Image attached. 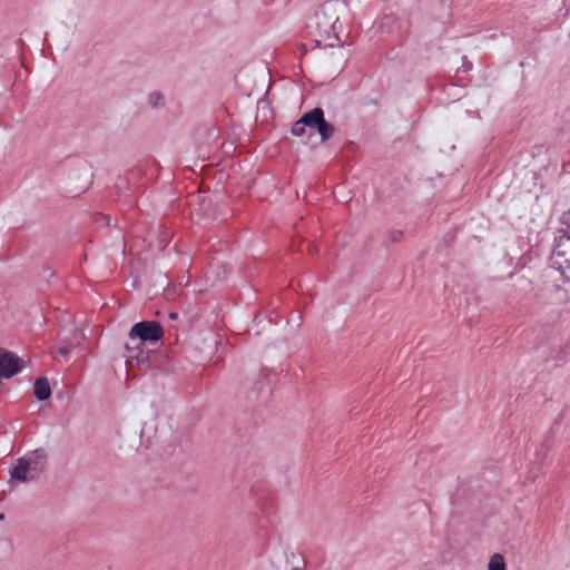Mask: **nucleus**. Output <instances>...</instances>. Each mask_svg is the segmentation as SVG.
<instances>
[{"instance_id":"nucleus-7","label":"nucleus","mask_w":570,"mask_h":570,"mask_svg":"<svg viewBox=\"0 0 570 570\" xmlns=\"http://www.w3.org/2000/svg\"><path fill=\"white\" fill-rule=\"evenodd\" d=\"M324 111L321 107H315L312 110L305 112L301 119L302 124L313 129L316 124L322 119Z\"/></svg>"},{"instance_id":"nucleus-8","label":"nucleus","mask_w":570,"mask_h":570,"mask_svg":"<svg viewBox=\"0 0 570 570\" xmlns=\"http://www.w3.org/2000/svg\"><path fill=\"white\" fill-rule=\"evenodd\" d=\"M313 129H315L318 132L322 141L331 139L335 131L334 126L325 120L324 115Z\"/></svg>"},{"instance_id":"nucleus-4","label":"nucleus","mask_w":570,"mask_h":570,"mask_svg":"<svg viewBox=\"0 0 570 570\" xmlns=\"http://www.w3.org/2000/svg\"><path fill=\"white\" fill-rule=\"evenodd\" d=\"M21 370V360L14 353L0 350V379H11Z\"/></svg>"},{"instance_id":"nucleus-2","label":"nucleus","mask_w":570,"mask_h":570,"mask_svg":"<svg viewBox=\"0 0 570 570\" xmlns=\"http://www.w3.org/2000/svg\"><path fill=\"white\" fill-rule=\"evenodd\" d=\"M164 335V331L161 325L156 321H141L131 327L129 332V338L136 340L138 338L141 343L158 342Z\"/></svg>"},{"instance_id":"nucleus-5","label":"nucleus","mask_w":570,"mask_h":570,"mask_svg":"<svg viewBox=\"0 0 570 570\" xmlns=\"http://www.w3.org/2000/svg\"><path fill=\"white\" fill-rule=\"evenodd\" d=\"M550 266L560 272L564 282H570V250L554 248L550 256Z\"/></svg>"},{"instance_id":"nucleus-14","label":"nucleus","mask_w":570,"mask_h":570,"mask_svg":"<svg viewBox=\"0 0 570 570\" xmlns=\"http://www.w3.org/2000/svg\"><path fill=\"white\" fill-rule=\"evenodd\" d=\"M169 318L170 320H177L178 318V314L175 313V312H171V313H169Z\"/></svg>"},{"instance_id":"nucleus-17","label":"nucleus","mask_w":570,"mask_h":570,"mask_svg":"<svg viewBox=\"0 0 570 570\" xmlns=\"http://www.w3.org/2000/svg\"><path fill=\"white\" fill-rule=\"evenodd\" d=\"M292 570H303L302 568L295 567Z\"/></svg>"},{"instance_id":"nucleus-11","label":"nucleus","mask_w":570,"mask_h":570,"mask_svg":"<svg viewBox=\"0 0 570 570\" xmlns=\"http://www.w3.org/2000/svg\"><path fill=\"white\" fill-rule=\"evenodd\" d=\"M402 238H403V232L393 229V230L387 232V234L385 236V242L387 244H394V243L401 242Z\"/></svg>"},{"instance_id":"nucleus-9","label":"nucleus","mask_w":570,"mask_h":570,"mask_svg":"<svg viewBox=\"0 0 570 570\" xmlns=\"http://www.w3.org/2000/svg\"><path fill=\"white\" fill-rule=\"evenodd\" d=\"M487 570H507L504 558L500 553L490 557Z\"/></svg>"},{"instance_id":"nucleus-16","label":"nucleus","mask_w":570,"mask_h":570,"mask_svg":"<svg viewBox=\"0 0 570 570\" xmlns=\"http://www.w3.org/2000/svg\"><path fill=\"white\" fill-rule=\"evenodd\" d=\"M126 348H127L128 351H130V352H132V351H134V348H131L129 345H126Z\"/></svg>"},{"instance_id":"nucleus-6","label":"nucleus","mask_w":570,"mask_h":570,"mask_svg":"<svg viewBox=\"0 0 570 570\" xmlns=\"http://www.w3.org/2000/svg\"><path fill=\"white\" fill-rule=\"evenodd\" d=\"M33 394L38 401H47L51 396V387L47 377L35 381Z\"/></svg>"},{"instance_id":"nucleus-1","label":"nucleus","mask_w":570,"mask_h":570,"mask_svg":"<svg viewBox=\"0 0 570 570\" xmlns=\"http://www.w3.org/2000/svg\"><path fill=\"white\" fill-rule=\"evenodd\" d=\"M341 28L335 1L323 3L307 22L308 32L314 38L317 47L334 48L341 46L338 37Z\"/></svg>"},{"instance_id":"nucleus-12","label":"nucleus","mask_w":570,"mask_h":570,"mask_svg":"<svg viewBox=\"0 0 570 570\" xmlns=\"http://www.w3.org/2000/svg\"><path fill=\"white\" fill-rule=\"evenodd\" d=\"M306 126L302 124V119L299 118L292 126L291 132L296 137H302L305 134Z\"/></svg>"},{"instance_id":"nucleus-13","label":"nucleus","mask_w":570,"mask_h":570,"mask_svg":"<svg viewBox=\"0 0 570 570\" xmlns=\"http://www.w3.org/2000/svg\"><path fill=\"white\" fill-rule=\"evenodd\" d=\"M463 67L465 70L472 69V62L469 61L466 57H463Z\"/></svg>"},{"instance_id":"nucleus-3","label":"nucleus","mask_w":570,"mask_h":570,"mask_svg":"<svg viewBox=\"0 0 570 570\" xmlns=\"http://www.w3.org/2000/svg\"><path fill=\"white\" fill-rule=\"evenodd\" d=\"M42 471V464H39L37 461H30L24 458H20L17 460L12 470L10 471V475L12 480H17L20 482H28L35 480Z\"/></svg>"},{"instance_id":"nucleus-15","label":"nucleus","mask_w":570,"mask_h":570,"mask_svg":"<svg viewBox=\"0 0 570 570\" xmlns=\"http://www.w3.org/2000/svg\"><path fill=\"white\" fill-rule=\"evenodd\" d=\"M60 354L62 355H66L68 353V348L67 347H62L59 350Z\"/></svg>"},{"instance_id":"nucleus-10","label":"nucleus","mask_w":570,"mask_h":570,"mask_svg":"<svg viewBox=\"0 0 570 570\" xmlns=\"http://www.w3.org/2000/svg\"><path fill=\"white\" fill-rule=\"evenodd\" d=\"M148 101L149 104L154 107V108H160V107H164L165 105V98L164 96L158 92V91H154L149 95V98H148Z\"/></svg>"}]
</instances>
